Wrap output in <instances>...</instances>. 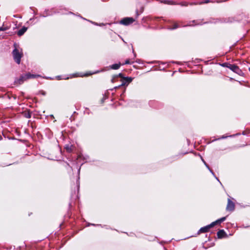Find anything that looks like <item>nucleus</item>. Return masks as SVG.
Returning <instances> with one entry per match:
<instances>
[{
    "label": "nucleus",
    "instance_id": "obj_27",
    "mask_svg": "<svg viewBox=\"0 0 250 250\" xmlns=\"http://www.w3.org/2000/svg\"><path fill=\"white\" fill-rule=\"evenodd\" d=\"M103 24H104L103 23H102V24H100V26H101V25H102Z\"/></svg>",
    "mask_w": 250,
    "mask_h": 250
},
{
    "label": "nucleus",
    "instance_id": "obj_6",
    "mask_svg": "<svg viewBox=\"0 0 250 250\" xmlns=\"http://www.w3.org/2000/svg\"><path fill=\"white\" fill-rule=\"evenodd\" d=\"M234 204L230 200V199H228V204L226 208L227 210L229 211H233L234 210Z\"/></svg>",
    "mask_w": 250,
    "mask_h": 250
},
{
    "label": "nucleus",
    "instance_id": "obj_7",
    "mask_svg": "<svg viewBox=\"0 0 250 250\" xmlns=\"http://www.w3.org/2000/svg\"><path fill=\"white\" fill-rule=\"evenodd\" d=\"M133 80V78L131 77H125L123 79V81L122 82V83L121 84V86H124L126 84H127L129 83H130L131 82H132Z\"/></svg>",
    "mask_w": 250,
    "mask_h": 250
},
{
    "label": "nucleus",
    "instance_id": "obj_3",
    "mask_svg": "<svg viewBox=\"0 0 250 250\" xmlns=\"http://www.w3.org/2000/svg\"><path fill=\"white\" fill-rule=\"evenodd\" d=\"M226 67L229 68L232 71L239 75L241 73V70L239 69L238 66L235 64H227Z\"/></svg>",
    "mask_w": 250,
    "mask_h": 250
},
{
    "label": "nucleus",
    "instance_id": "obj_13",
    "mask_svg": "<svg viewBox=\"0 0 250 250\" xmlns=\"http://www.w3.org/2000/svg\"><path fill=\"white\" fill-rule=\"evenodd\" d=\"M226 219V217H222V218H220L219 219H218L217 220L213 222V223H215L214 224V226H215L218 223H221V222L224 221Z\"/></svg>",
    "mask_w": 250,
    "mask_h": 250
},
{
    "label": "nucleus",
    "instance_id": "obj_31",
    "mask_svg": "<svg viewBox=\"0 0 250 250\" xmlns=\"http://www.w3.org/2000/svg\"><path fill=\"white\" fill-rule=\"evenodd\" d=\"M98 72H99V71H98ZM97 73V72H95L94 73Z\"/></svg>",
    "mask_w": 250,
    "mask_h": 250
},
{
    "label": "nucleus",
    "instance_id": "obj_19",
    "mask_svg": "<svg viewBox=\"0 0 250 250\" xmlns=\"http://www.w3.org/2000/svg\"><path fill=\"white\" fill-rule=\"evenodd\" d=\"M133 62L132 61H130L129 59H127L125 61V64H131Z\"/></svg>",
    "mask_w": 250,
    "mask_h": 250
},
{
    "label": "nucleus",
    "instance_id": "obj_2",
    "mask_svg": "<svg viewBox=\"0 0 250 250\" xmlns=\"http://www.w3.org/2000/svg\"><path fill=\"white\" fill-rule=\"evenodd\" d=\"M13 58L15 61L18 63L20 64L21 62V59L22 56V54L21 51L18 49L15 48L12 52Z\"/></svg>",
    "mask_w": 250,
    "mask_h": 250
},
{
    "label": "nucleus",
    "instance_id": "obj_8",
    "mask_svg": "<svg viewBox=\"0 0 250 250\" xmlns=\"http://www.w3.org/2000/svg\"><path fill=\"white\" fill-rule=\"evenodd\" d=\"M217 236L219 238H223L225 235H226V233L225 231L223 229L219 230L217 232Z\"/></svg>",
    "mask_w": 250,
    "mask_h": 250
},
{
    "label": "nucleus",
    "instance_id": "obj_26",
    "mask_svg": "<svg viewBox=\"0 0 250 250\" xmlns=\"http://www.w3.org/2000/svg\"><path fill=\"white\" fill-rule=\"evenodd\" d=\"M112 82L113 83L114 82V78H113L111 80Z\"/></svg>",
    "mask_w": 250,
    "mask_h": 250
},
{
    "label": "nucleus",
    "instance_id": "obj_10",
    "mask_svg": "<svg viewBox=\"0 0 250 250\" xmlns=\"http://www.w3.org/2000/svg\"><path fill=\"white\" fill-rule=\"evenodd\" d=\"M201 159H202V161L203 162V163H204V164L205 165V166H206V167L209 169V170L210 171V172L212 173V174L215 177V178L218 181H219V179H218L217 177H216L214 173V172L212 171V170L209 168V166H208V165L206 163V162L204 161V160L201 157Z\"/></svg>",
    "mask_w": 250,
    "mask_h": 250
},
{
    "label": "nucleus",
    "instance_id": "obj_16",
    "mask_svg": "<svg viewBox=\"0 0 250 250\" xmlns=\"http://www.w3.org/2000/svg\"><path fill=\"white\" fill-rule=\"evenodd\" d=\"M8 29H9V28L7 26H6V27L1 26V27H0V31H6V30H8Z\"/></svg>",
    "mask_w": 250,
    "mask_h": 250
},
{
    "label": "nucleus",
    "instance_id": "obj_9",
    "mask_svg": "<svg viewBox=\"0 0 250 250\" xmlns=\"http://www.w3.org/2000/svg\"><path fill=\"white\" fill-rule=\"evenodd\" d=\"M27 29V27H24V26L20 30H19L18 31V33H17L18 35L19 36H22L26 31Z\"/></svg>",
    "mask_w": 250,
    "mask_h": 250
},
{
    "label": "nucleus",
    "instance_id": "obj_4",
    "mask_svg": "<svg viewBox=\"0 0 250 250\" xmlns=\"http://www.w3.org/2000/svg\"><path fill=\"white\" fill-rule=\"evenodd\" d=\"M214 223H211L210 224L205 227L201 228L198 231V233H205L208 231L209 229L214 226Z\"/></svg>",
    "mask_w": 250,
    "mask_h": 250
},
{
    "label": "nucleus",
    "instance_id": "obj_14",
    "mask_svg": "<svg viewBox=\"0 0 250 250\" xmlns=\"http://www.w3.org/2000/svg\"><path fill=\"white\" fill-rule=\"evenodd\" d=\"M226 219V217H222V218H220L219 219H218L217 220L213 222V223H215L214 224V226H215L218 223H221V222L224 221Z\"/></svg>",
    "mask_w": 250,
    "mask_h": 250
},
{
    "label": "nucleus",
    "instance_id": "obj_25",
    "mask_svg": "<svg viewBox=\"0 0 250 250\" xmlns=\"http://www.w3.org/2000/svg\"><path fill=\"white\" fill-rule=\"evenodd\" d=\"M119 76L122 78V74L121 73L119 74Z\"/></svg>",
    "mask_w": 250,
    "mask_h": 250
},
{
    "label": "nucleus",
    "instance_id": "obj_11",
    "mask_svg": "<svg viewBox=\"0 0 250 250\" xmlns=\"http://www.w3.org/2000/svg\"><path fill=\"white\" fill-rule=\"evenodd\" d=\"M120 66H121V63H115V64H112V65H110L109 67H110V69L116 70V69H119L120 68Z\"/></svg>",
    "mask_w": 250,
    "mask_h": 250
},
{
    "label": "nucleus",
    "instance_id": "obj_21",
    "mask_svg": "<svg viewBox=\"0 0 250 250\" xmlns=\"http://www.w3.org/2000/svg\"><path fill=\"white\" fill-rule=\"evenodd\" d=\"M121 86H121V85H119V86H116V87H115L114 88L115 89H116L118 88L119 87H121Z\"/></svg>",
    "mask_w": 250,
    "mask_h": 250
},
{
    "label": "nucleus",
    "instance_id": "obj_17",
    "mask_svg": "<svg viewBox=\"0 0 250 250\" xmlns=\"http://www.w3.org/2000/svg\"><path fill=\"white\" fill-rule=\"evenodd\" d=\"M231 136H232L231 135V136H225V135H223L220 138H219L218 139H216L213 140V141H215V140H219V139H226V138H227L228 137H231Z\"/></svg>",
    "mask_w": 250,
    "mask_h": 250
},
{
    "label": "nucleus",
    "instance_id": "obj_1",
    "mask_svg": "<svg viewBox=\"0 0 250 250\" xmlns=\"http://www.w3.org/2000/svg\"><path fill=\"white\" fill-rule=\"evenodd\" d=\"M40 77L39 75H34V74H31L30 73H28L25 75H21L20 78L17 79L15 82L17 83H18L19 84H21L23 83V82L27 79H31V78H36L37 77Z\"/></svg>",
    "mask_w": 250,
    "mask_h": 250
},
{
    "label": "nucleus",
    "instance_id": "obj_29",
    "mask_svg": "<svg viewBox=\"0 0 250 250\" xmlns=\"http://www.w3.org/2000/svg\"><path fill=\"white\" fill-rule=\"evenodd\" d=\"M103 24H104L103 23H102V24H100V26H101V25H102Z\"/></svg>",
    "mask_w": 250,
    "mask_h": 250
},
{
    "label": "nucleus",
    "instance_id": "obj_12",
    "mask_svg": "<svg viewBox=\"0 0 250 250\" xmlns=\"http://www.w3.org/2000/svg\"><path fill=\"white\" fill-rule=\"evenodd\" d=\"M160 1L161 3H163L166 4H169V5L175 4V3L172 0H160Z\"/></svg>",
    "mask_w": 250,
    "mask_h": 250
},
{
    "label": "nucleus",
    "instance_id": "obj_15",
    "mask_svg": "<svg viewBox=\"0 0 250 250\" xmlns=\"http://www.w3.org/2000/svg\"><path fill=\"white\" fill-rule=\"evenodd\" d=\"M180 27V26L177 23H174L173 25L171 27H169L168 29H175Z\"/></svg>",
    "mask_w": 250,
    "mask_h": 250
},
{
    "label": "nucleus",
    "instance_id": "obj_18",
    "mask_svg": "<svg viewBox=\"0 0 250 250\" xmlns=\"http://www.w3.org/2000/svg\"><path fill=\"white\" fill-rule=\"evenodd\" d=\"M209 2H211V1L209 0H205L204 1H201L200 2H199V4H205V3H208Z\"/></svg>",
    "mask_w": 250,
    "mask_h": 250
},
{
    "label": "nucleus",
    "instance_id": "obj_20",
    "mask_svg": "<svg viewBox=\"0 0 250 250\" xmlns=\"http://www.w3.org/2000/svg\"><path fill=\"white\" fill-rule=\"evenodd\" d=\"M65 148L67 150V151H70L71 150V148H69L68 146H66Z\"/></svg>",
    "mask_w": 250,
    "mask_h": 250
},
{
    "label": "nucleus",
    "instance_id": "obj_24",
    "mask_svg": "<svg viewBox=\"0 0 250 250\" xmlns=\"http://www.w3.org/2000/svg\"><path fill=\"white\" fill-rule=\"evenodd\" d=\"M228 63H225L222 64V66L226 67V65Z\"/></svg>",
    "mask_w": 250,
    "mask_h": 250
},
{
    "label": "nucleus",
    "instance_id": "obj_28",
    "mask_svg": "<svg viewBox=\"0 0 250 250\" xmlns=\"http://www.w3.org/2000/svg\"><path fill=\"white\" fill-rule=\"evenodd\" d=\"M103 24H104L103 23H102V24H100V26H101V25H102Z\"/></svg>",
    "mask_w": 250,
    "mask_h": 250
},
{
    "label": "nucleus",
    "instance_id": "obj_22",
    "mask_svg": "<svg viewBox=\"0 0 250 250\" xmlns=\"http://www.w3.org/2000/svg\"><path fill=\"white\" fill-rule=\"evenodd\" d=\"M26 117L28 118H30V117H31L30 114L29 113H28V115Z\"/></svg>",
    "mask_w": 250,
    "mask_h": 250
},
{
    "label": "nucleus",
    "instance_id": "obj_5",
    "mask_svg": "<svg viewBox=\"0 0 250 250\" xmlns=\"http://www.w3.org/2000/svg\"><path fill=\"white\" fill-rule=\"evenodd\" d=\"M134 21V19L132 18H125L120 21V23L122 24L127 25L133 23Z\"/></svg>",
    "mask_w": 250,
    "mask_h": 250
},
{
    "label": "nucleus",
    "instance_id": "obj_23",
    "mask_svg": "<svg viewBox=\"0 0 250 250\" xmlns=\"http://www.w3.org/2000/svg\"><path fill=\"white\" fill-rule=\"evenodd\" d=\"M41 92H42V94L43 95H45V92L44 91H42Z\"/></svg>",
    "mask_w": 250,
    "mask_h": 250
},
{
    "label": "nucleus",
    "instance_id": "obj_30",
    "mask_svg": "<svg viewBox=\"0 0 250 250\" xmlns=\"http://www.w3.org/2000/svg\"><path fill=\"white\" fill-rule=\"evenodd\" d=\"M227 0H224L223 1H227Z\"/></svg>",
    "mask_w": 250,
    "mask_h": 250
}]
</instances>
